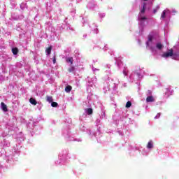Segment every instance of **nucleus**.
<instances>
[{"mask_svg": "<svg viewBox=\"0 0 179 179\" xmlns=\"http://www.w3.org/2000/svg\"><path fill=\"white\" fill-rule=\"evenodd\" d=\"M174 55V50L173 49H170L169 52H164L162 55L163 58H169V57H173Z\"/></svg>", "mask_w": 179, "mask_h": 179, "instance_id": "1", "label": "nucleus"}, {"mask_svg": "<svg viewBox=\"0 0 179 179\" xmlns=\"http://www.w3.org/2000/svg\"><path fill=\"white\" fill-rule=\"evenodd\" d=\"M165 95L167 97H170V96H173V90H171L170 88H166L164 91Z\"/></svg>", "mask_w": 179, "mask_h": 179, "instance_id": "2", "label": "nucleus"}, {"mask_svg": "<svg viewBox=\"0 0 179 179\" xmlns=\"http://www.w3.org/2000/svg\"><path fill=\"white\" fill-rule=\"evenodd\" d=\"M1 110H3L4 113H6L8 111V106H6V104H5V103L3 102H1Z\"/></svg>", "mask_w": 179, "mask_h": 179, "instance_id": "3", "label": "nucleus"}, {"mask_svg": "<svg viewBox=\"0 0 179 179\" xmlns=\"http://www.w3.org/2000/svg\"><path fill=\"white\" fill-rule=\"evenodd\" d=\"M146 101L147 103H152L155 101V99L153 98L152 96H149L146 98Z\"/></svg>", "mask_w": 179, "mask_h": 179, "instance_id": "4", "label": "nucleus"}, {"mask_svg": "<svg viewBox=\"0 0 179 179\" xmlns=\"http://www.w3.org/2000/svg\"><path fill=\"white\" fill-rule=\"evenodd\" d=\"M12 52L13 55H17V54L19 53V49L17 48H12Z\"/></svg>", "mask_w": 179, "mask_h": 179, "instance_id": "5", "label": "nucleus"}, {"mask_svg": "<svg viewBox=\"0 0 179 179\" xmlns=\"http://www.w3.org/2000/svg\"><path fill=\"white\" fill-rule=\"evenodd\" d=\"M71 90H72V86H71V85H67V86L65 87V92H66V93H70Z\"/></svg>", "mask_w": 179, "mask_h": 179, "instance_id": "6", "label": "nucleus"}, {"mask_svg": "<svg viewBox=\"0 0 179 179\" xmlns=\"http://www.w3.org/2000/svg\"><path fill=\"white\" fill-rule=\"evenodd\" d=\"M29 103H31V104H32L33 106H36L37 104V101H36L34 98H30Z\"/></svg>", "mask_w": 179, "mask_h": 179, "instance_id": "7", "label": "nucleus"}, {"mask_svg": "<svg viewBox=\"0 0 179 179\" xmlns=\"http://www.w3.org/2000/svg\"><path fill=\"white\" fill-rule=\"evenodd\" d=\"M163 44H162V43H157L156 44V48H157V50H163Z\"/></svg>", "mask_w": 179, "mask_h": 179, "instance_id": "8", "label": "nucleus"}, {"mask_svg": "<svg viewBox=\"0 0 179 179\" xmlns=\"http://www.w3.org/2000/svg\"><path fill=\"white\" fill-rule=\"evenodd\" d=\"M52 50V46H49L46 50L45 52L48 55H50L51 54V50Z\"/></svg>", "mask_w": 179, "mask_h": 179, "instance_id": "9", "label": "nucleus"}, {"mask_svg": "<svg viewBox=\"0 0 179 179\" xmlns=\"http://www.w3.org/2000/svg\"><path fill=\"white\" fill-rule=\"evenodd\" d=\"M148 149H152L153 148V141H150L147 145Z\"/></svg>", "mask_w": 179, "mask_h": 179, "instance_id": "10", "label": "nucleus"}, {"mask_svg": "<svg viewBox=\"0 0 179 179\" xmlns=\"http://www.w3.org/2000/svg\"><path fill=\"white\" fill-rule=\"evenodd\" d=\"M66 62L70 63L71 65H72L73 64V57H68L66 59Z\"/></svg>", "mask_w": 179, "mask_h": 179, "instance_id": "11", "label": "nucleus"}, {"mask_svg": "<svg viewBox=\"0 0 179 179\" xmlns=\"http://www.w3.org/2000/svg\"><path fill=\"white\" fill-rule=\"evenodd\" d=\"M87 111V114H88V115H92V114H93V109L92 108H87L86 109Z\"/></svg>", "mask_w": 179, "mask_h": 179, "instance_id": "12", "label": "nucleus"}, {"mask_svg": "<svg viewBox=\"0 0 179 179\" xmlns=\"http://www.w3.org/2000/svg\"><path fill=\"white\" fill-rule=\"evenodd\" d=\"M46 101H48V103H52V96H46Z\"/></svg>", "mask_w": 179, "mask_h": 179, "instance_id": "13", "label": "nucleus"}, {"mask_svg": "<svg viewBox=\"0 0 179 179\" xmlns=\"http://www.w3.org/2000/svg\"><path fill=\"white\" fill-rule=\"evenodd\" d=\"M131 106H132V103L131 101H127L126 103V108H129V107H131Z\"/></svg>", "mask_w": 179, "mask_h": 179, "instance_id": "14", "label": "nucleus"}, {"mask_svg": "<svg viewBox=\"0 0 179 179\" xmlns=\"http://www.w3.org/2000/svg\"><path fill=\"white\" fill-rule=\"evenodd\" d=\"M75 71V67L71 66L70 68L68 69V71L71 73Z\"/></svg>", "mask_w": 179, "mask_h": 179, "instance_id": "15", "label": "nucleus"}, {"mask_svg": "<svg viewBox=\"0 0 179 179\" xmlns=\"http://www.w3.org/2000/svg\"><path fill=\"white\" fill-rule=\"evenodd\" d=\"M145 10H146V6L144 4L141 13H145Z\"/></svg>", "mask_w": 179, "mask_h": 179, "instance_id": "16", "label": "nucleus"}, {"mask_svg": "<svg viewBox=\"0 0 179 179\" xmlns=\"http://www.w3.org/2000/svg\"><path fill=\"white\" fill-rule=\"evenodd\" d=\"M51 106L52 107H58V103L52 101Z\"/></svg>", "mask_w": 179, "mask_h": 179, "instance_id": "17", "label": "nucleus"}, {"mask_svg": "<svg viewBox=\"0 0 179 179\" xmlns=\"http://www.w3.org/2000/svg\"><path fill=\"white\" fill-rule=\"evenodd\" d=\"M161 17H162V19H164V17H166V10H164L162 12Z\"/></svg>", "mask_w": 179, "mask_h": 179, "instance_id": "18", "label": "nucleus"}, {"mask_svg": "<svg viewBox=\"0 0 179 179\" xmlns=\"http://www.w3.org/2000/svg\"><path fill=\"white\" fill-rule=\"evenodd\" d=\"M148 41H150V43H152V41H153V36L150 35L148 36Z\"/></svg>", "mask_w": 179, "mask_h": 179, "instance_id": "19", "label": "nucleus"}, {"mask_svg": "<svg viewBox=\"0 0 179 179\" xmlns=\"http://www.w3.org/2000/svg\"><path fill=\"white\" fill-rule=\"evenodd\" d=\"M159 10V6L157 7V9L153 10V13H156Z\"/></svg>", "mask_w": 179, "mask_h": 179, "instance_id": "20", "label": "nucleus"}, {"mask_svg": "<svg viewBox=\"0 0 179 179\" xmlns=\"http://www.w3.org/2000/svg\"><path fill=\"white\" fill-rule=\"evenodd\" d=\"M55 62H57V59L55 57V55L53 57V64H55Z\"/></svg>", "mask_w": 179, "mask_h": 179, "instance_id": "21", "label": "nucleus"}, {"mask_svg": "<svg viewBox=\"0 0 179 179\" xmlns=\"http://www.w3.org/2000/svg\"><path fill=\"white\" fill-rule=\"evenodd\" d=\"M140 20H146V17H140Z\"/></svg>", "mask_w": 179, "mask_h": 179, "instance_id": "22", "label": "nucleus"}, {"mask_svg": "<svg viewBox=\"0 0 179 179\" xmlns=\"http://www.w3.org/2000/svg\"><path fill=\"white\" fill-rule=\"evenodd\" d=\"M146 44H147V47H149V42H147Z\"/></svg>", "mask_w": 179, "mask_h": 179, "instance_id": "23", "label": "nucleus"}, {"mask_svg": "<svg viewBox=\"0 0 179 179\" xmlns=\"http://www.w3.org/2000/svg\"><path fill=\"white\" fill-rule=\"evenodd\" d=\"M143 1H148V0H143Z\"/></svg>", "mask_w": 179, "mask_h": 179, "instance_id": "24", "label": "nucleus"}]
</instances>
